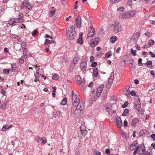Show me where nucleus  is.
Masks as SVG:
<instances>
[{"label": "nucleus", "instance_id": "obj_42", "mask_svg": "<svg viewBox=\"0 0 155 155\" xmlns=\"http://www.w3.org/2000/svg\"><path fill=\"white\" fill-rule=\"evenodd\" d=\"M55 12V11L54 9H53L52 10L50 11L49 14V16H52L54 14Z\"/></svg>", "mask_w": 155, "mask_h": 155}, {"label": "nucleus", "instance_id": "obj_57", "mask_svg": "<svg viewBox=\"0 0 155 155\" xmlns=\"http://www.w3.org/2000/svg\"><path fill=\"white\" fill-rule=\"evenodd\" d=\"M39 76L37 75H35V82H37L39 81Z\"/></svg>", "mask_w": 155, "mask_h": 155}, {"label": "nucleus", "instance_id": "obj_19", "mask_svg": "<svg viewBox=\"0 0 155 155\" xmlns=\"http://www.w3.org/2000/svg\"><path fill=\"white\" fill-rule=\"evenodd\" d=\"M21 16L20 15H19L18 16L17 18H14V19L15 21V22H16V23L21 22H22L23 21L21 19Z\"/></svg>", "mask_w": 155, "mask_h": 155}, {"label": "nucleus", "instance_id": "obj_52", "mask_svg": "<svg viewBox=\"0 0 155 155\" xmlns=\"http://www.w3.org/2000/svg\"><path fill=\"white\" fill-rule=\"evenodd\" d=\"M130 94L132 96H134L136 95V94L135 91H132L130 93Z\"/></svg>", "mask_w": 155, "mask_h": 155}, {"label": "nucleus", "instance_id": "obj_46", "mask_svg": "<svg viewBox=\"0 0 155 155\" xmlns=\"http://www.w3.org/2000/svg\"><path fill=\"white\" fill-rule=\"evenodd\" d=\"M128 104V102H125L124 104L122 106V107L123 108H124L126 107L127 106Z\"/></svg>", "mask_w": 155, "mask_h": 155}, {"label": "nucleus", "instance_id": "obj_2", "mask_svg": "<svg viewBox=\"0 0 155 155\" xmlns=\"http://www.w3.org/2000/svg\"><path fill=\"white\" fill-rule=\"evenodd\" d=\"M71 100L73 105L75 107L77 106L80 102V100L78 96L74 93L73 90L72 91Z\"/></svg>", "mask_w": 155, "mask_h": 155}, {"label": "nucleus", "instance_id": "obj_9", "mask_svg": "<svg viewBox=\"0 0 155 155\" xmlns=\"http://www.w3.org/2000/svg\"><path fill=\"white\" fill-rule=\"evenodd\" d=\"M80 67L83 71H86L87 67V62L85 61L81 62L80 64Z\"/></svg>", "mask_w": 155, "mask_h": 155}, {"label": "nucleus", "instance_id": "obj_10", "mask_svg": "<svg viewBox=\"0 0 155 155\" xmlns=\"http://www.w3.org/2000/svg\"><path fill=\"white\" fill-rule=\"evenodd\" d=\"M116 123L117 127L120 128L122 126V122L121 119L119 117H116Z\"/></svg>", "mask_w": 155, "mask_h": 155}, {"label": "nucleus", "instance_id": "obj_62", "mask_svg": "<svg viewBox=\"0 0 155 155\" xmlns=\"http://www.w3.org/2000/svg\"><path fill=\"white\" fill-rule=\"evenodd\" d=\"M90 60L91 62H93L94 61V57L92 56H91L90 58Z\"/></svg>", "mask_w": 155, "mask_h": 155}, {"label": "nucleus", "instance_id": "obj_39", "mask_svg": "<svg viewBox=\"0 0 155 155\" xmlns=\"http://www.w3.org/2000/svg\"><path fill=\"white\" fill-rule=\"evenodd\" d=\"M67 101V99L66 97L64 98L61 102V104L62 105H65Z\"/></svg>", "mask_w": 155, "mask_h": 155}, {"label": "nucleus", "instance_id": "obj_53", "mask_svg": "<svg viewBox=\"0 0 155 155\" xmlns=\"http://www.w3.org/2000/svg\"><path fill=\"white\" fill-rule=\"evenodd\" d=\"M19 62L20 63L22 64L24 62V60L23 58H22V57L20 58L19 60Z\"/></svg>", "mask_w": 155, "mask_h": 155}, {"label": "nucleus", "instance_id": "obj_24", "mask_svg": "<svg viewBox=\"0 0 155 155\" xmlns=\"http://www.w3.org/2000/svg\"><path fill=\"white\" fill-rule=\"evenodd\" d=\"M138 120L137 118H134L133 119L132 122L131 123L132 125L133 126H135L136 124L138 123Z\"/></svg>", "mask_w": 155, "mask_h": 155}, {"label": "nucleus", "instance_id": "obj_17", "mask_svg": "<svg viewBox=\"0 0 155 155\" xmlns=\"http://www.w3.org/2000/svg\"><path fill=\"white\" fill-rule=\"evenodd\" d=\"M38 142H40V143L42 144H44L47 142V140L45 137H43L41 139H39L37 140Z\"/></svg>", "mask_w": 155, "mask_h": 155}, {"label": "nucleus", "instance_id": "obj_63", "mask_svg": "<svg viewBox=\"0 0 155 155\" xmlns=\"http://www.w3.org/2000/svg\"><path fill=\"white\" fill-rule=\"evenodd\" d=\"M143 155H150V153L147 151H146L145 150Z\"/></svg>", "mask_w": 155, "mask_h": 155}, {"label": "nucleus", "instance_id": "obj_6", "mask_svg": "<svg viewBox=\"0 0 155 155\" xmlns=\"http://www.w3.org/2000/svg\"><path fill=\"white\" fill-rule=\"evenodd\" d=\"M80 130L79 131L78 134H81L82 136L84 137L87 133V131L84 125L81 126L80 128Z\"/></svg>", "mask_w": 155, "mask_h": 155}, {"label": "nucleus", "instance_id": "obj_60", "mask_svg": "<svg viewBox=\"0 0 155 155\" xmlns=\"http://www.w3.org/2000/svg\"><path fill=\"white\" fill-rule=\"evenodd\" d=\"M117 11H124V8L123 7H120L117 8Z\"/></svg>", "mask_w": 155, "mask_h": 155}, {"label": "nucleus", "instance_id": "obj_22", "mask_svg": "<svg viewBox=\"0 0 155 155\" xmlns=\"http://www.w3.org/2000/svg\"><path fill=\"white\" fill-rule=\"evenodd\" d=\"M25 7H26L28 9L31 10L32 9V6L29 3L25 2Z\"/></svg>", "mask_w": 155, "mask_h": 155}, {"label": "nucleus", "instance_id": "obj_12", "mask_svg": "<svg viewBox=\"0 0 155 155\" xmlns=\"http://www.w3.org/2000/svg\"><path fill=\"white\" fill-rule=\"evenodd\" d=\"M140 35V33L138 32H137L132 36L131 38V39L134 41L136 42L137 41Z\"/></svg>", "mask_w": 155, "mask_h": 155}, {"label": "nucleus", "instance_id": "obj_43", "mask_svg": "<svg viewBox=\"0 0 155 155\" xmlns=\"http://www.w3.org/2000/svg\"><path fill=\"white\" fill-rule=\"evenodd\" d=\"M123 93L125 95L127 96L130 95V92L127 90H124Z\"/></svg>", "mask_w": 155, "mask_h": 155}, {"label": "nucleus", "instance_id": "obj_20", "mask_svg": "<svg viewBox=\"0 0 155 155\" xmlns=\"http://www.w3.org/2000/svg\"><path fill=\"white\" fill-rule=\"evenodd\" d=\"M117 39V37L115 36H112L110 38V41L112 43H114Z\"/></svg>", "mask_w": 155, "mask_h": 155}, {"label": "nucleus", "instance_id": "obj_59", "mask_svg": "<svg viewBox=\"0 0 155 155\" xmlns=\"http://www.w3.org/2000/svg\"><path fill=\"white\" fill-rule=\"evenodd\" d=\"M127 121L124 120V125L125 127H127Z\"/></svg>", "mask_w": 155, "mask_h": 155}, {"label": "nucleus", "instance_id": "obj_50", "mask_svg": "<svg viewBox=\"0 0 155 155\" xmlns=\"http://www.w3.org/2000/svg\"><path fill=\"white\" fill-rule=\"evenodd\" d=\"M94 153L97 155H101V153L97 150H95L94 151Z\"/></svg>", "mask_w": 155, "mask_h": 155}, {"label": "nucleus", "instance_id": "obj_11", "mask_svg": "<svg viewBox=\"0 0 155 155\" xmlns=\"http://www.w3.org/2000/svg\"><path fill=\"white\" fill-rule=\"evenodd\" d=\"M81 17H79L76 18L75 23L77 25V27L78 28H80L81 27Z\"/></svg>", "mask_w": 155, "mask_h": 155}, {"label": "nucleus", "instance_id": "obj_18", "mask_svg": "<svg viewBox=\"0 0 155 155\" xmlns=\"http://www.w3.org/2000/svg\"><path fill=\"white\" fill-rule=\"evenodd\" d=\"M10 37L12 38L17 39L19 42H21L22 40L21 38L16 35L13 34H12L10 35Z\"/></svg>", "mask_w": 155, "mask_h": 155}, {"label": "nucleus", "instance_id": "obj_25", "mask_svg": "<svg viewBox=\"0 0 155 155\" xmlns=\"http://www.w3.org/2000/svg\"><path fill=\"white\" fill-rule=\"evenodd\" d=\"M54 41L52 40H50L49 39H47L45 40V45H48L49 44H51L53 43L54 42Z\"/></svg>", "mask_w": 155, "mask_h": 155}, {"label": "nucleus", "instance_id": "obj_47", "mask_svg": "<svg viewBox=\"0 0 155 155\" xmlns=\"http://www.w3.org/2000/svg\"><path fill=\"white\" fill-rule=\"evenodd\" d=\"M152 64V63L151 61H147L145 64L146 65H151Z\"/></svg>", "mask_w": 155, "mask_h": 155}, {"label": "nucleus", "instance_id": "obj_34", "mask_svg": "<svg viewBox=\"0 0 155 155\" xmlns=\"http://www.w3.org/2000/svg\"><path fill=\"white\" fill-rule=\"evenodd\" d=\"M15 23H16L15 22V21L14 19V18L12 19L9 21L8 22V24L10 25H11Z\"/></svg>", "mask_w": 155, "mask_h": 155}, {"label": "nucleus", "instance_id": "obj_38", "mask_svg": "<svg viewBox=\"0 0 155 155\" xmlns=\"http://www.w3.org/2000/svg\"><path fill=\"white\" fill-rule=\"evenodd\" d=\"M140 104V100L139 98L134 99V104Z\"/></svg>", "mask_w": 155, "mask_h": 155}, {"label": "nucleus", "instance_id": "obj_54", "mask_svg": "<svg viewBox=\"0 0 155 155\" xmlns=\"http://www.w3.org/2000/svg\"><path fill=\"white\" fill-rule=\"evenodd\" d=\"M132 4V0H128L127 4L129 6H130Z\"/></svg>", "mask_w": 155, "mask_h": 155}, {"label": "nucleus", "instance_id": "obj_61", "mask_svg": "<svg viewBox=\"0 0 155 155\" xmlns=\"http://www.w3.org/2000/svg\"><path fill=\"white\" fill-rule=\"evenodd\" d=\"M25 2H23L21 5V9H23L24 8V6L25 7Z\"/></svg>", "mask_w": 155, "mask_h": 155}, {"label": "nucleus", "instance_id": "obj_33", "mask_svg": "<svg viewBox=\"0 0 155 155\" xmlns=\"http://www.w3.org/2000/svg\"><path fill=\"white\" fill-rule=\"evenodd\" d=\"M8 103V102H5V103L2 104L0 107L2 109H4L5 108L6 105Z\"/></svg>", "mask_w": 155, "mask_h": 155}, {"label": "nucleus", "instance_id": "obj_41", "mask_svg": "<svg viewBox=\"0 0 155 155\" xmlns=\"http://www.w3.org/2000/svg\"><path fill=\"white\" fill-rule=\"evenodd\" d=\"M154 42L153 40H150L149 41L148 43L150 47L154 44Z\"/></svg>", "mask_w": 155, "mask_h": 155}, {"label": "nucleus", "instance_id": "obj_35", "mask_svg": "<svg viewBox=\"0 0 155 155\" xmlns=\"http://www.w3.org/2000/svg\"><path fill=\"white\" fill-rule=\"evenodd\" d=\"M81 111L80 110L76 108L74 112V114L76 115H78L79 114V113Z\"/></svg>", "mask_w": 155, "mask_h": 155}, {"label": "nucleus", "instance_id": "obj_1", "mask_svg": "<svg viewBox=\"0 0 155 155\" xmlns=\"http://www.w3.org/2000/svg\"><path fill=\"white\" fill-rule=\"evenodd\" d=\"M66 34L67 37L69 39H74L76 35L75 28L73 25H70L67 28Z\"/></svg>", "mask_w": 155, "mask_h": 155}, {"label": "nucleus", "instance_id": "obj_51", "mask_svg": "<svg viewBox=\"0 0 155 155\" xmlns=\"http://www.w3.org/2000/svg\"><path fill=\"white\" fill-rule=\"evenodd\" d=\"M149 53L150 55L152 57L154 58L155 57V54H153L152 52L150 51L149 52Z\"/></svg>", "mask_w": 155, "mask_h": 155}, {"label": "nucleus", "instance_id": "obj_32", "mask_svg": "<svg viewBox=\"0 0 155 155\" xmlns=\"http://www.w3.org/2000/svg\"><path fill=\"white\" fill-rule=\"evenodd\" d=\"M112 55V54L110 51H108L105 54V57L107 58H109Z\"/></svg>", "mask_w": 155, "mask_h": 155}, {"label": "nucleus", "instance_id": "obj_13", "mask_svg": "<svg viewBox=\"0 0 155 155\" xmlns=\"http://www.w3.org/2000/svg\"><path fill=\"white\" fill-rule=\"evenodd\" d=\"M95 31L94 28L92 26L91 28V30L88 31V33L87 34V38L91 37H92L94 35Z\"/></svg>", "mask_w": 155, "mask_h": 155}, {"label": "nucleus", "instance_id": "obj_7", "mask_svg": "<svg viewBox=\"0 0 155 155\" xmlns=\"http://www.w3.org/2000/svg\"><path fill=\"white\" fill-rule=\"evenodd\" d=\"M114 78V74L112 72L110 74V77L108 78V81L106 84V86L108 87L112 84Z\"/></svg>", "mask_w": 155, "mask_h": 155}, {"label": "nucleus", "instance_id": "obj_55", "mask_svg": "<svg viewBox=\"0 0 155 155\" xmlns=\"http://www.w3.org/2000/svg\"><path fill=\"white\" fill-rule=\"evenodd\" d=\"M6 91L3 89L1 90V93L4 96L5 95Z\"/></svg>", "mask_w": 155, "mask_h": 155}, {"label": "nucleus", "instance_id": "obj_49", "mask_svg": "<svg viewBox=\"0 0 155 155\" xmlns=\"http://www.w3.org/2000/svg\"><path fill=\"white\" fill-rule=\"evenodd\" d=\"M145 35L148 37H150L151 36V33L150 32H146L145 33Z\"/></svg>", "mask_w": 155, "mask_h": 155}, {"label": "nucleus", "instance_id": "obj_28", "mask_svg": "<svg viewBox=\"0 0 155 155\" xmlns=\"http://www.w3.org/2000/svg\"><path fill=\"white\" fill-rule=\"evenodd\" d=\"M140 106H141L140 104H134V108L138 110H140Z\"/></svg>", "mask_w": 155, "mask_h": 155}, {"label": "nucleus", "instance_id": "obj_14", "mask_svg": "<svg viewBox=\"0 0 155 155\" xmlns=\"http://www.w3.org/2000/svg\"><path fill=\"white\" fill-rule=\"evenodd\" d=\"M77 106V108L81 111L84 108V104L83 103L81 102H79Z\"/></svg>", "mask_w": 155, "mask_h": 155}, {"label": "nucleus", "instance_id": "obj_56", "mask_svg": "<svg viewBox=\"0 0 155 155\" xmlns=\"http://www.w3.org/2000/svg\"><path fill=\"white\" fill-rule=\"evenodd\" d=\"M78 1H76L75 2V4L74 5V8L76 9L78 8Z\"/></svg>", "mask_w": 155, "mask_h": 155}, {"label": "nucleus", "instance_id": "obj_37", "mask_svg": "<svg viewBox=\"0 0 155 155\" xmlns=\"http://www.w3.org/2000/svg\"><path fill=\"white\" fill-rule=\"evenodd\" d=\"M142 59L141 58H139L138 60V65L140 66L143 65V64L142 63Z\"/></svg>", "mask_w": 155, "mask_h": 155}, {"label": "nucleus", "instance_id": "obj_30", "mask_svg": "<svg viewBox=\"0 0 155 155\" xmlns=\"http://www.w3.org/2000/svg\"><path fill=\"white\" fill-rule=\"evenodd\" d=\"M79 58L78 57H74L73 60V63L74 64H76L79 61Z\"/></svg>", "mask_w": 155, "mask_h": 155}, {"label": "nucleus", "instance_id": "obj_23", "mask_svg": "<svg viewBox=\"0 0 155 155\" xmlns=\"http://www.w3.org/2000/svg\"><path fill=\"white\" fill-rule=\"evenodd\" d=\"M98 43V39H95L93 41L91 44V46L94 47L95 45H97Z\"/></svg>", "mask_w": 155, "mask_h": 155}, {"label": "nucleus", "instance_id": "obj_48", "mask_svg": "<svg viewBox=\"0 0 155 155\" xmlns=\"http://www.w3.org/2000/svg\"><path fill=\"white\" fill-rule=\"evenodd\" d=\"M38 31L37 30H34L32 33V35L33 36H35L38 33Z\"/></svg>", "mask_w": 155, "mask_h": 155}, {"label": "nucleus", "instance_id": "obj_27", "mask_svg": "<svg viewBox=\"0 0 155 155\" xmlns=\"http://www.w3.org/2000/svg\"><path fill=\"white\" fill-rule=\"evenodd\" d=\"M59 78V77L58 75L57 74H54V75L52 77V78L53 79L55 80H58Z\"/></svg>", "mask_w": 155, "mask_h": 155}, {"label": "nucleus", "instance_id": "obj_44", "mask_svg": "<svg viewBox=\"0 0 155 155\" xmlns=\"http://www.w3.org/2000/svg\"><path fill=\"white\" fill-rule=\"evenodd\" d=\"M131 53L134 56H135L136 55V50H134L133 48L131 49Z\"/></svg>", "mask_w": 155, "mask_h": 155}, {"label": "nucleus", "instance_id": "obj_4", "mask_svg": "<svg viewBox=\"0 0 155 155\" xmlns=\"http://www.w3.org/2000/svg\"><path fill=\"white\" fill-rule=\"evenodd\" d=\"M134 11H131L127 12H125L123 14H120L119 17L121 19L127 18L133 16L134 14Z\"/></svg>", "mask_w": 155, "mask_h": 155}, {"label": "nucleus", "instance_id": "obj_3", "mask_svg": "<svg viewBox=\"0 0 155 155\" xmlns=\"http://www.w3.org/2000/svg\"><path fill=\"white\" fill-rule=\"evenodd\" d=\"M111 30L115 33H118L121 30L120 25L118 22H115L111 25Z\"/></svg>", "mask_w": 155, "mask_h": 155}, {"label": "nucleus", "instance_id": "obj_40", "mask_svg": "<svg viewBox=\"0 0 155 155\" xmlns=\"http://www.w3.org/2000/svg\"><path fill=\"white\" fill-rule=\"evenodd\" d=\"M21 47H22V48H26L25 47L26 46V44L24 41H23L21 42Z\"/></svg>", "mask_w": 155, "mask_h": 155}, {"label": "nucleus", "instance_id": "obj_5", "mask_svg": "<svg viewBox=\"0 0 155 155\" xmlns=\"http://www.w3.org/2000/svg\"><path fill=\"white\" fill-rule=\"evenodd\" d=\"M137 148L139 155H143L145 151V147L143 144H140L138 146Z\"/></svg>", "mask_w": 155, "mask_h": 155}, {"label": "nucleus", "instance_id": "obj_29", "mask_svg": "<svg viewBox=\"0 0 155 155\" xmlns=\"http://www.w3.org/2000/svg\"><path fill=\"white\" fill-rule=\"evenodd\" d=\"M129 110L127 109H124V112L122 113V115L123 116H127V114L129 112Z\"/></svg>", "mask_w": 155, "mask_h": 155}, {"label": "nucleus", "instance_id": "obj_58", "mask_svg": "<svg viewBox=\"0 0 155 155\" xmlns=\"http://www.w3.org/2000/svg\"><path fill=\"white\" fill-rule=\"evenodd\" d=\"M3 72L5 74H7L9 73V71L7 69H4L3 70Z\"/></svg>", "mask_w": 155, "mask_h": 155}, {"label": "nucleus", "instance_id": "obj_15", "mask_svg": "<svg viewBox=\"0 0 155 155\" xmlns=\"http://www.w3.org/2000/svg\"><path fill=\"white\" fill-rule=\"evenodd\" d=\"M137 143L136 142H134L130 146L129 148V149L131 151H133L135 149H136V147L138 146L137 145Z\"/></svg>", "mask_w": 155, "mask_h": 155}, {"label": "nucleus", "instance_id": "obj_16", "mask_svg": "<svg viewBox=\"0 0 155 155\" xmlns=\"http://www.w3.org/2000/svg\"><path fill=\"white\" fill-rule=\"evenodd\" d=\"M12 127V125H11L10 126L5 125L3 126L2 129V131L4 132L6 131L7 130H8Z\"/></svg>", "mask_w": 155, "mask_h": 155}, {"label": "nucleus", "instance_id": "obj_36", "mask_svg": "<svg viewBox=\"0 0 155 155\" xmlns=\"http://www.w3.org/2000/svg\"><path fill=\"white\" fill-rule=\"evenodd\" d=\"M23 51V54L24 56H27V54L28 53L26 48H22Z\"/></svg>", "mask_w": 155, "mask_h": 155}, {"label": "nucleus", "instance_id": "obj_64", "mask_svg": "<svg viewBox=\"0 0 155 155\" xmlns=\"http://www.w3.org/2000/svg\"><path fill=\"white\" fill-rule=\"evenodd\" d=\"M151 137L153 140H155V134H153L151 135Z\"/></svg>", "mask_w": 155, "mask_h": 155}, {"label": "nucleus", "instance_id": "obj_45", "mask_svg": "<svg viewBox=\"0 0 155 155\" xmlns=\"http://www.w3.org/2000/svg\"><path fill=\"white\" fill-rule=\"evenodd\" d=\"M121 0H110V2L112 3H116L120 2Z\"/></svg>", "mask_w": 155, "mask_h": 155}, {"label": "nucleus", "instance_id": "obj_31", "mask_svg": "<svg viewBox=\"0 0 155 155\" xmlns=\"http://www.w3.org/2000/svg\"><path fill=\"white\" fill-rule=\"evenodd\" d=\"M77 42L82 44L83 43L82 38H79L77 40Z\"/></svg>", "mask_w": 155, "mask_h": 155}, {"label": "nucleus", "instance_id": "obj_26", "mask_svg": "<svg viewBox=\"0 0 155 155\" xmlns=\"http://www.w3.org/2000/svg\"><path fill=\"white\" fill-rule=\"evenodd\" d=\"M98 70L97 68H95L93 70V74L95 77H97L98 75Z\"/></svg>", "mask_w": 155, "mask_h": 155}, {"label": "nucleus", "instance_id": "obj_21", "mask_svg": "<svg viewBox=\"0 0 155 155\" xmlns=\"http://www.w3.org/2000/svg\"><path fill=\"white\" fill-rule=\"evenodd\" d=\"M75 79L77 82L78 83L80 84L82 83V81L81 80V77L79 76H76Z\"/></svg>", "mask_w": 155, "mask_h": 155}, {"label": "nucleus", "instance_id": "obj_8", "mask_svg": "<svg viewBox=\"0 0 155 155\" xmlns=\"http://www.w3.org/2000/svg\"><path fill=\"white\" fill-rule=\"evenodd\" d=\"M103 85H101L97 88V96L99 97L103 91V88L104 87Z\"/></svg>", "mask_w": 155, "mask_h": 155}]
</instances>
